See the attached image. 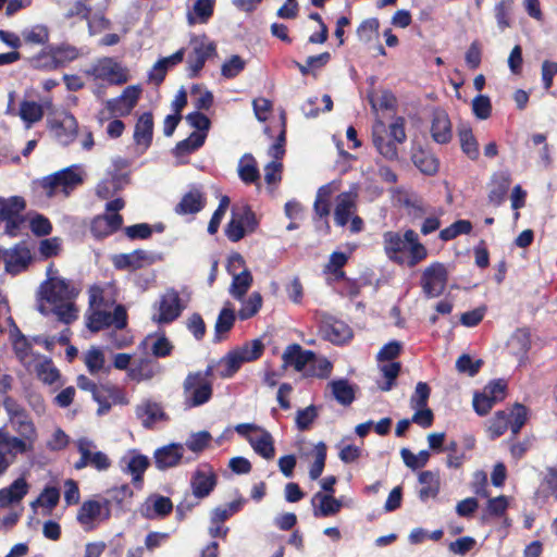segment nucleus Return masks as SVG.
<instances>
[{"label":"nucleus","mask_w":557,"mask_h":557,"mask_svg":"<svg viewBox=\"0 0 557 557\" xmlns=\"http://www.w3.org/2000/svg\"><path fill=\"white\" fill-rule=\"evenodd\" d=\"M418 482L421 485L418 491L419 499L426 503L429 499H435L441 491V476L438 471L425 470L418 475Z\"/></svg>","instance_id":"nucleus-20"},{"label":"nucleus","mask_w":557,"mask_h":557,"mask_svg":"<svg viewBox=\"0 0 557 557\" xmlns=\"http://www.w3.org/2000/svg\"><path fill=\"white\" fill-rule=\"evenodd\" d=\"M461 150L467 157L471 160H476L479 158V145L473 136L472 129L468 126H463L458 131Z\"/></svg>","instance_id":"nucleus-43"},{"label":"nucleus","mask_w":557,"mask_h":557,"mask_svg":"<svg viewBox=\"0 0 557 557\" xmlns=\"http://www.w3.org/2000/svg\"><path fill=\"white\" fill-rule=\"evenodd\" d=\"M357 195L351 191L341 193L336 198L334 221L338 226H345L352 216Z\"/></svg>","instance_id":"nucleus-27"},{"label":"nucleus","mask_w":557,"mask_h":557,"mask_svg":"<svg viewBox=\"0 0 557 557\" xmlns=\"http://www.w3.org/2000/svg\"><path fill=\"white\" fill-rule=\"evenodd\" d=\"M431 135L437 144H447L453 137L451 123L448 114L443 110L433 113Z\"/></svg>","instance_id":"nucleus-25"},{"label":"nucleus","mask_w":557,"mask_h":557,"mask_svg":"<svg viewBox=\"0 0 557 557\" xmlns=\"http://www.w3.org/2000/svg\"><path fill=\"white\" fill-rule=\"evenodd\" d=\"M78 294L79 289L72 280L64 277L45 280L37 290V310L44 315H49L48 305L74 300Z\"/></svg>","instance_id":"nucleus-2"},{"label":"nucleus","mask_w":557,"mask_h":557,"mask_svg":"<svg viewBox=\"0 0 557 557\" xmlns=\"http://www.w3.org/2000/svg\"><path fill=\"white\" fill-rule=\"evenodd\" d=\"M182 444L171 443L154 450L153 462L157 469L163 471L177 466L183 458Z\"/></svg>","instance_id":"nucleus-18"},{"label":"nucleus","mask_w":557,"mask_h":557,"mask_svg":"<svg viewBox=\"0 0 557 557\" xmlns=\"http://www.w3.org/2000/svg\"><path fill=\"white\" fill-rule=\"evenodd\" d=\"M139 95H140L139 87L127 86L119 97L110 99L108 101V108L113 113L126 115L136 106V103L139 99Z\"/></svg>","instance_id":"nucleus-22"},{"label":"nucleus","mask_w":557,"mask_h":557,"mask_svg":"<svg viewBox=\"0 0 557 557\" xmlns=\"http://www.w3.org/2000/svg\"><path fill=\"white\" fill-rule=\"evenodd\" d=\"M317 418L318 408L314 405H310L297 411L295 423L299 431H306L311 426Z\"/></svg>","instance_id":"nucleus-57"},{"label":"nucleus","mask_w":557,"mask_h":557,"mask_svg":"<svg viewBox=\"0 0 557 557\" xmlns=\"http://www.w3.org/2000/svg\"><path fill=\"white\" fill-rule=\"evenodd\" d=\"M50 313H53L58 317V320L64 324H70L77 320L78 310L74 304V300H67L64 302H59L58 305H52L50 308Z\"/></svg>","instance_id":"nucleus-46"},{"label":"nucleus","mask_w":557,"mask_h":557,"mask_svg":"<svg viewBox=\"0 0 557 557\" xmlns=\"http://www.w3.org/2000/svg\"><path fill=\"white\" fill-rule=\"evenodd\" d=\"M253 277L248 269L238 274H233L232 283L228 288L230 295L236 300H243L249 288L251 287Z\"/></svg>","instance_id":"nucleus-35"},{"label":"nucleus","mask_w":557,"mask_h":557,"mask_svg":"<svg viewBox=\"0 0 557 557\" xmlns=\"http://www.w3.org/2000/svg\"><path fill=\"white\" fill-rule=\"evenodd\" d=\"M472 230V224L468 220H457L448 227L440 232V238L444 242L451 240L461 234H469Z\"/></svg>","instance_id":"nucleus-54"},{"label":"nucleus","mask_w":557,"mask_h":557,"mask_svg":"<svg viewBox=\"0 0 557 557\" xmlns=\"http://www.w3.org/2000/svg\"><path fill=\"white\" fill-rule=\"evenodd\" d=\"M213 9L214 0H197L193 7V12L187 13L188 24L207 23L213 14Z\"/></svg>","instance_id":"nucleus-39"},{"label":"nucleus","mask_w":557,"mask_h":557,"mask_svg":"<svg viewBox=\"0 0 557 557\" xmlns=\"http://www.w3.org/2000/svg\"><path fill=\"white\" fill-rule=\"evenodd\" d=\"M153 308L157 313L152 315V321L158 324H169L175 321L184 310L180 294L174 288L166 289Z\"/></svg>","instance_id":"nucleus-7"},{"label":"nucleus","mask_w":557,"mask_h":557,"mask_svg":"<svg viewBox=\"0 0 557 557\" xmlns=\"http://www.w3.org/2000/svg\"><path fill=\"white\" fill-rule=\"evenodd\" d=\"M232 213L238 219L246 232L251 233L257 228L258 221L256 219V214L249 207L244 206L242 208H234Z\"/></svg>","instance_id":"nucleus-58"},{"label":"nucleus","mask_w":557,"mask_h":557,"mask_svg":"<svg viewBox=\"0 0 557 557\" xmlns=\"http://www.w3.org/2000/svg\"><path fill=\"white\" fill-rule=\"evenodd\" d=\"M314 461L309 468V478L312 481L318 480L325 467L326 460V445L324 442H319L313 449Z\"/></svg>","instance_id":"nucleus-49"},{"label":"nucleus","mask_w":557,"mask_h":557,"mask_svg":"<svg viewBox=\"0 0 557 557\" xmlns=\"http://www.w3.org/2000/svg\"><path fill=\"white\" fill-rule=\"evenodd\" d=\"M29 63L36 70H42V71L58 70L51 45L45 46L36 55L30 58Z\"/></svg>","instance_id":"nucleus-42"},{"label":"nucleus","mask_w":557,"mask_h":557,"mask_svg":"<svg viewBox=\"0 0 557 557\" xmlns=\"http://www.w3.org/2000/svg\"><path fill=\"white\" fill-rule=\"evenodd\" d=\"M332 395L342 406H349L355 400V387L346 379L334 380L329 383Z\"/></svg>","instance_id":"nucleus-33"},{"label":"nucleus","mask_w":557,"mask_h":557,"mask_svg":"<svg viewBox=\"0 0 557 557\" xmlns=\"http://www.w3.org/2000/svg\"><path fill=\"white\" fill-rule=\"evenodd\" d=\"M135 416L143 428L151 430L160 421H169V416L161 404L151 399H144L135 407Z\"/></svg>","instance_id":"nucleus-16"},{"label":"nucleus","mask_w":557,"mask_h":557,"mask_svg":"<svg viewBox=\"0 0 557 557\" xmlns=\"http://www.w3.org/2000/svg\"><path fill=\"white\" fill-rule=\"evenodd\" d=\"M412 162L425 175H434L438 171L437 159L425 151L413 153Z\"/></svg>","instance_id":"nucleus-48"},{"label":"nucleus","mask_w":557,"mask_h":557,"mask_svg":"<svg viewBox=\"0 0 557 557\" xmlns=\"http://www.w3.org/2000/svg\"><path fill=\"white\" fill-rule=\"evenodd\" d=\"M238 175L246 184L255 183L259 178V170L252 154L246 153L240 158L238 163Z\"/></svg>","instance_id":"nucleus-41"},{"label":"nucleus","mask_w":557,"mask_h":557,"mask_svg":"<svg viewBox=\"0 0 557 557\" xmlns=\"http://www.w3.org/2000/svg\"><path fill=\"white\" fill-rule=\"evenodd\" d=\"M153 136V117L150 112H144L137 120L134 129V141L137 146L147 150Z\"/></svg>","instance_id":"nucleus-26"},{"label":"nucleus","mask_w":557,"mask_h":557,"mask_svg":"<svg viewBox=\"0 0 557 557\" xmlns=\"http://www.w3.org/2000/svg\"><path fill=\"white\" fill-rule=\"evenodd\" d=\"M92 399L99 405L97 414L108 413L112 404H126L120 391L115 387L101 386L92 394Z\"/></svg>","instance_id":"nucleus-28"},{"label":"nucleus","mask_w":557,"mask_h":557,"mask_svg":"<svg viewBox=\"0 0 557 557\" xmlns=\"http://www.w3.org/2000/svg\"><path fill=\"white\" fill-rule=\"evenodd\" d=\"M86 74L96 79H103L114 85L125 84L128 79L126 70L112 58L99 60L86 71Z\"/></svg>","instance_id":"nucleus-12"},{"label":"nucleus","mask_w":557,"mask_h":557,"mask_svg":"<svg viewBox=\"0 0 557 557\" xmlns=\"http://www.w3.org/2000/svg\"><path fill=\"white\" fill-rule=\"evenodd\" d=\"M285 366L294 367L298 372L304 371L308 364L315 361V355L311 350H304L300 345L293 344L283 352Z\"/></svg>","instance_id":"nucleus-23"},{"label":"nucleus","mask_w":557,"mask_h":557,"mask_svg":"<svg viewBox=\"0 0 557 557\" xmlns=\"http://www.w3.org/2000/svg\"><path fill=\"white\" fill-rule=\"evenodd\" d=\"M258 437H248V442L256 454L264 459H272L275 455L274 440L272 434L265 429L259 430Z\"/></svg>","instance_id":"nucleus-32"},{"label":"nucleus","mask_w":557,"mask_h":557,"mask_svg":"<svg viewBox=\"0 0 557 557\" xmlns=\"http://www.w3.org/2000/svg\"><path fill=\"white\" fill-rule=\"evenodd\" d=\"M242 307L238 310V318L240 320H248L252 318L262 306V296L258 292H253L247 299L240 300Z\"/></svg>","instance_id":"nucleus-50"},{"label":"nucleus","mask_w":557,"mask_h":557,"mask_svg":"<svg viewBox=\"0 0 557 557\" xmlns=\"http://www.w3.org/2000/svg\"><path fill=\"white\" fill-rule=\"evenodd\" d=\"M383 248L386 257L398 264L407 263L413 268L428 257V250L420 243L418 234L413 230H407L404 234L387 231L383 234Z\"/></svg>","instance_id":"nucleus-1"},{"label":"nucleus","mask_w":557,"mask_h":557,"mask_svg":"<svg viewBox=\"0 0 557 557\" xmlns=\"http://www.w3.org/2000/svg\"><path fill=\"white\" fill-rule=\"evenodd\" d=\"M35 444L18 436H8L0 445V478L8 471L17 455L33 454Z\"/></svg>","instance_id":"nucleus-13"},{"label":"nucleus","mask_w":557,"mask_h":557,"mask_svg":"<svg viewBox=\"0 0 557 557\" xmlns=\"http://www.w3.org/2000/svg\"><path fill=\"white\" fill-rule=\"evenodd\" d=\"M312 513L315 518L332 517L339 512L343 507L342 500L331 494L317 492L311 498Z\"/></svg>","instance_id":"nucleus-19"},{"label":"nucleus","mask_w":557,"mask_h":557,"mask_svg":"<svg viewBox=\"0 0 557 557\" xmlns=\"http://www.w3.org/2000/svg\"><path fill=\"white\" fill-rule=\"evenodd\" d=\"M380 22L376 17H371L362 21L357 28V36L362 42H370L379 37Z\"/></svg>","instance_id":"nucleus-53"},{"label":"nucleus","mask_w":557,"mask_h":557,"mask_svg":"<svg viewBox=\"0 0 557 557\" xmlns=\"http://www.w3.org/2000/svg\"><path fill=\"white\" fill-rule=\"evenodd\" d=\"M14 431L18 434V437L24 438L25 441L36 444L38 440V432L35 423L25 414V419H16L11 422Z\"/></svg>","instance_id":"nucleus-45"},{"label":"nucleus","mask_w":557,"mask_h":557,"mask_svg":"<svg viewBox=\"0 0 557 557\" xmlns=\"http://www.w3.org/2000/svg\"><path fill=\"white\" fill-rule=\"evenodd\" d=\"M2 202L0 222L5 223V234L11 237H15L20 234V231L26 221L23 215L26 208V201L21 196H11L9 198H4Z\"/></svg>","instance_id":"nucleus-5"},{"label":"nucleus","mask_w":557,"mask_h":557,"mask_svg":"<svg viewBox=\"0 0 557 557\" xmlns=\"http://www.w3.org/2000/svg\"><path fill=\"white\" fill-rule=\"evenodd\" d=\"M150 465L149 458L136 449H129L121 457L119 466L123 473L132 476V483L140 488L143 486L144 473Z\"/></svg>","instance_id":"nucleus-14"},{"label":"nucleus","mask_w":557,"mask_h":557,"mask_svg":"<svg viewBox=\"0 0 557 557\" xmlns=\"http://www.w3.org/2000/svg\"><path fill=\"white\" fill-rule=\"evenodd\" d=\"M483 366V360H473L469 355H461L456 361V369L460 373H467L470 376H474Z\"/></svg>","instance_id":"nucleus-60"},{"label":"nucleus","mask_w":557,"mask_h":557,"mask_svg":"<svg viewBox=\"0 0 557 557\" xmlns=\"http://www.w3.org/2000/svg\"><path fill=\"white\" fill-rule=\"evenodd\" d=\"M512 0H502L494 7V14L499 30H505L511 26L510 13L512 11Z\"/></svg>","instance_id":"nucleus-52"},{"label":"nucleus","mask_w":557,"mask_h":557,"mask_svg":"<svg viewBox=\"0 0 557 557\" xmlns=\"http://www.w3.org/2000/svg\"><path fill=\"white\" fill-rule=\"evenodd\" d=\"M162 367L154 360L149 358L139 359L132 368L128 369V376L136 382L151 380L161 373Z\"/></svg>","instance_id":"nucleus-30"},{"label":"nucleus","mask_w":557,"mask_h":557,"mask_svg":"<svg viewBox=\"0 0 557 557\" xmlns=\"http://www.w3.org/2000/svg\"><path fill=\"white\" fill-rule=\"evenodd\" d=\"M492 188L488 193V200L495 206H499L506 198L511 184V176L508 171H498L492 176Z\"/></svg>","instance_id":"nucleus-29"},{"label":"nucleus","mask_w":557,"mask_h":557,"mask_svg":"<svg viewBox=\"0 0 557 557\" xmlns=\"http://www.w3.org/2000/svg\"><path fill=\"white\" fill-rule=\"evenodd\" d=\"M205 207V198L198 188H193L186 193L181 201L175 206V213L180 215L195 214Z\"/></svg>","instance_id":"nucleus-31"},{"label":"nucleus","mask_w":557,"mask_h":557,"mask_svg":"<svg viewBox=\"0 0 557 557\" xmlns=\"http://www.w3.org/2000/svg\"><path fill=\"white\" fill-rule=\"evenodd\" d=\"M400 456L404 463L411 470L423 468L430 459V453L426 449L420 450L414 455L409 448H401Z\"/></svg>","instance_id":"nucleus-51"},{"label":"nucleus","mask_w":557,"mask_h":557,"mask_svg":"<svg viewBox=\"0 0 557 557\" xmlns=\"http://www.w3.org/2000/svg\"><path fill=\"white\" fill-rule=\"evenodd\" d=\"M431 394V388L425 382H418L414 393L410 397V407L412 409H420L428 406V400Z\"/></svg>","instance_id":"nucleus-59"},{"label":"nucleus","mask_w":557,"mask_h":557,"mask_svg":"<svg viewBox=\"0 0 557 557\" xmlns=\"http://www.w3.org/2000/svg\"><path fill=\"white\" fill-rule=\"evenodd\" d=\"M2 259L5 272L16 275L25 271L30 263L32 255L25 244L21 243L13 248L4 249Z\"/></svg>","instance_id":"nucleus-17"},{"label":"nucleus","mask_w":557,"mask_h":557,"mask_svg":"<svg viewBox=\"0 0 557 557\" xmlns=\"http://www.w3.org/2000/svg\"><path fill=\"white\" fill-rule=\"evenodd\" d=\"M235 312L227 301L225 307L220 311L214 325V342H220L222 335L228 333L235 323Z\"/></svg>","instance_id":"nucleus-36"},{"label":"nucleus","mask_w":557,"mask_h":557,"mask_svg":"<svg viewBox=\"0 0 557 557\" xmlns=\"http://www.w3.org/2000/svg\"><path fill=\"white\" fill-rule=\"evenodd\" d=\"M244 362H247V360L244 359L239 348L231 350L218 363L221 368L219 375L223 379L232 377Z\"/></svg>","instance_id":"nucleus-34"},{"label":"nucleus","mask_w":557,"mask_h":557,"mask_svg":"<svg viewBox=\"0 0 557 557\" xmlns=\"http://www.w3.org/2000/svg\"><path fill=\"white\" fill-rule=\"evenodd\" d=\"M213 396L212 381H205L199 373H188L183 382V405L193 409L206 405Z\"/></svg>","instance_id":"nucleus-4"},{"label":"nucleus","mask_w":557,"mask_h":557,"mask_svg":"<svg viewBox=\"0 0 557 557\" xmlns=\"http://www.w3.org/2000/svg\"><path fill=\"white\" fill-rule=\"evenodd\" d=\"M507 384L505 380L498 379L491 381L484 388L485 393L494 404L502 401L506 395Z\"/></svg>","instance_id":"nucleus-63"},{"label":"nucleus","mask_w":557,"mask_h":557,"mask_svg":"<svg viewBox=\"0 0 557 557\" xmlns=\"http://www.w3.org/2000/svg\"><path fill=\"white\" fill-rule=\"evenodd\" d=\"M372 141L375 149L383 158L389 161L398 159L397 145L393 140H388L383 135L373 132Z\"/></svg>","instance_id":"nucleus-47"},{"label":"nucleus","mask_w":557,"mask_h":557,"mask_svg":"<svg viewBox=\"0 0 557 557\" xmlns=\"http://www.w3.org/2000/svg\"><path fill=\"white\" fill-rule=\"evenodd\" d=\"M216 483L218 476L212 467L208 463L199 465L190 478L194 498L203 499L208 497L216 486Z\"/></svg>","instance_id":"nucleus-15"},{"label":"nucleus","mask_w":557,"mask_h":557,"mask_svg":"<svg viewBox=\"0 0 557 557\" xmlns=\"http://www.w3.org/2000/svg\"><path fill=\"white\" fill-rule=\"evenodd\" d=\"M60 500V491L55 486H46L40 493L39 497L32 503V506L35 507L37 504L47 507L48 509H53Z\"/></svg>","instance_id":"nucleus-61"},{"label":"nucleus","mask_w":557,"mask_h":557,"mask_svg":"<svg viewBox=\"0 0 557 557\" xmlns=\"http://www.w3.org/2000/svg\"><path fill=\"white\" fill-rule=\"evenodd\" d=\"M319 332L321 336L336 345L346 343L352 337V331L347 323L326 312L318 313Z\"/></svg>","instance_id":"nucleus-9"},{"label":"nucleus","mask_w":557,"mask_h":557,"mask_svg":"<svg viewBox=\"0 0 557 557\" xmlns=\"http://www.w3.org/2000/svg\"><path fill=\"white\" fill-rule=\"evenodd\" d=\"M448 283V269L444 263L433 262L426 267L421 275L420 285L428 298L441 296Z\"/></svg>","instance_id":"nucleus-6"},{"label":"nucleus","mask_w":557,"mask_h":557,"mask_svg":"<svg viewBox=\"0 0 557 557\" xmlns=\"http://www.w3.org/2000/svg\"><path fill=\"white\" fill-rule=\"evenodd\" d=\"M29 484L24 476L15 479L9 486L0 488V507L18 504L28 494Z\"/></svg>","instance_id":"nucleus-21"},{"label":"nucleus","mask_w":557,"mask_h":557,"mask_svg":"<svg viewBox=\"0 0 557 557\" xmlns=\"http://www.w3.org/2000/svg\"><path fill=\"white\" fill-rule=\"evenodd\" d=\"M82 183L83 175L77 164L57 171L38 181L39 187L49 198L57 195L59 190L67 197Z\"/></svg>","instance_id":"nucleus-3"},{"label":"nucleus","mask_w":557,"mask_h":557,"mask_svg":"<svg viewBox=\"0 0 557 557\" xmlns=\"http://www.w3.org/2000/svg\"><path fill=\"white\" fill-rule=\"evenodd\" d=\"M18 115L26 124V127L29 128L34 123L42 119L44 109L35 101L23 100L20 104Z\"/></svg>","instance_id":"nucleus-40"},{"label":"nucleus","mask_w":557,"mask_h":557,"mask_svg":"<svg viewBox=\"0 0 557 557\" xmlns=\"http://www.w3.org/2000/svg\"><path fill=\"white\" fill-rule=\"evenodd\" d=\"M85 364L91 374L98 373L104 366V356L99 348L92 347L86 352Z\"/></svg>","instance_id":"nucleus-64"},{"label":"nucleus","mask_w":557,"mask_h":557,"mask_svg":"<svg viewBox=\"0 0 557 557\" xmlns=\"http://www.w3.org/2000/svg\"><path fill=\"white\" fill-rule=\"evenodd\" d=\"M22 37L25 44L47 46L49 45L50 30L44 24H36L22 30Z\"/></svg>","instance_id":"nucleus-38"},{"label":"nucleus","mask_w":557,"mask_h":557,"mask_svg":"<svg viewBox=\"0 0 557 557\" xmlns=\"http://www.w3.org/2000/svg\"><path fill=\"white\" fill-rule=\"evenodd\" d=\"M173 345L163 334H149L139 344V349L150 350L156 358H165L172 354Z\"/></svg>","instance_id":"nucleus-24"},{"label":"nucleus","mask_w":557,"mask_h":557,"mask_svg":"<svg viewBox=\"0 0 557 557\" xmlns=\"http://www.w3.org/2000/svg\"><path fill=\"white\" fill-rule=\"evenodd\" d=\"M207 135L205 133L193 132L187 138L178 141L173 149L176 157H183L198 150L205 144Z\"/></svg>","instance_id":"nucleus-37"},{"label":"nucleus","mask_w":557,"mask_h":557,"mask_svg":"<svg viewBox=\"0 0 557 557\" xmlns=\"http://www.w3.org/2000/svg\"><path fill=\"white\" fill-rule=\"evenodd\" d=\"M162 260V255L136 249L129 253H119L112 257V263L116 270H139Z\"/></svg>","instance_id":"nucleus-10"},{"label":"nucleus","mask_w":557,"mask_h":557,"mask_svg":"<svg viewBox=\"0 0 557 557\" xmlns=\"http://www.w3.org/2000/svg\"><path fill=\"white\" fill-rule=\"evenodd\" d=\"M510 428V421L506 411H497L488 426V433L492 440L502 436Z\"/></svg>","instance_id":"nucleus-56"},{"label":"nucleus","mask_w":557,"mask_h":557,"mask_svg":"<svg viewBox=\"0 0 557 557\" xmlns=\"http://www.w3.org/2000/svg\"><path fill=\"white\" fill-rule=\"evenodd\" d=\"M510 421V430L513 436H516L522 426L525 424L528 419V408L519 403L513 405L510 413H508Z\"/></svg>","instance_id":"nucleus-55"},{"label":"nucleus","mask_w":557,"mask_h":557,"mask_svg":"<svg viewBox=\"0 0 557 557\" xmlns=\"http://www.w3.org/2000/svg\"><path fill=\"white\" fill-rule=\"evenodd\" d=\"M58 69L64 67L79 57V50L70 44L51 45Z\"/></svg>","instance_id":"nucleus-44"},{"label":"nucleus","mask_w":557,"mask_h":557,"mask_svg":"<svg viewBox=\"0 0 557 557\" xmlns=\"http://www.w3.org/2000/svg\"><path fill=\"white\" fill-rule=\"evenodd\" d=\"M211 434L208 431L193 433L185 442V446L193 453H200L209 445Z\"/></svg>","instance_id":"nucleus-62"},{"label":"nucleus","mask_w":557,"mask_h":557,"mask_svg":"<svg viewBox=\"0 0 557 557\" xmlns=\"http://www.w3.org/2000/svg\"><path fill=\"white\" fill-rule=\"evenodd\" d=\"M111 516L109 498L85 500L78 511L76 519L85 530H91L96 521L108 520Z\"/></svg>","instance_id":"nucleus-8"},{"label":"nucleus","mask_w":557,"mask_h":557,"mask_svg":"<svg viewBox=\"0 0 557 557\" xmlns=\"http://www.w3.org/2000/svg\"><path fill=\"white\" fill-rule=\"evenodd\" d=\"M190 45L193 51L187 58L188 75L195 78L205 66L206 61L215 53L216 47L215 44L208 40L205 35L202 37L193 38Z\"/></svg>","instance_id":"nucleus-11"}]
</instances>
